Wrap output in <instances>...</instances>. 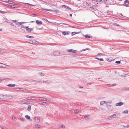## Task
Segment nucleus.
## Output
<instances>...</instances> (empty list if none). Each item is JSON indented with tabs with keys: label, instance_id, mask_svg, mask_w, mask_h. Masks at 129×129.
Wrapping results in <instances>:
<instances>
[{
	"label": "nucleus",
	"instance_id": "nucleus-26",
	"mask_svg": "<svg viewBox=\"0 0 129 129\" xmlns=\"http://www.w3.org/2000/svg\"><path fill=\"white\" fill-rule=\"evenodd\" d=\"M26 37L27 38H29L31 39L33 38H34V37L33 36H30L28 35H27L26 36Z\"/></svg>",
	"mask_w": 129,
	"mask_h": 129
},
{
	"label": "nucleus",
	"instance_id": "nucleus-24",
	"mask_svg": "<svg viewBox=\"0 0 129 129\" xmlns=\"http://www.w3.org/2000/svg\"><path fill=\"white\" fill-rule=\"evenodd\" d=\"M31 107L30 105H29L27 108V110L28 111H29L31 110Z\"/></svg>",
	"mask_w": 129,
	"mask_h": 129
},
{
	"label": "nucleus",
	"instance_id": "nucleus-23",
	"mask_svg": "<svg viewBox=\"0 0 129 129\" xmlns=\"http://www.w3.org/2000/svg\"><path fill=\"white\" fill-rule=\"evenodd\" d=\"M20 89L22 91H25L26 90V89L25 88H21Z\"/></svg>",
	"mask_w": 129,
	"mask_h": 129
},
{
	"label": "nucleus",
	"instance_id": "nucleus-52",
	"mask_svg": "<svg viewBox=\"0 0 129 129\" xmlns=\"http://www.w3.org/2000/svg\"><path fill=\"white\" fill-rule=\"evenodd\" d=\"M21 24H23L26 23L27 22H21Z\"/></svg>",
	"mask_w": 129,
	"mask_h": 129
},
{
	"label": "nucleus",
	"instance_id": "nucleus-10",
	"mask_svg": "<svg viewBox=\"0 0 129 129\" xmlns=\"http://www.w3.org/2000/svg\"><path fill=\"white\" fill-rule=\"evenodd\" d=\"M60 53L58 51H57L54 52L53 53V55L54 56H58L59 55Z\"/></svg>",
	"mask_w": 129,
	"mask_h": 129
},
{
	"label": "nucleus",
	"instance_id": "nucleus-61",
	"mask_svg": "<svg viewBox=\"0 0 129 129\" xmlns=\"http://www.w3.org/2000/svg\"><path fill=\"white\" fill-rule=\"evenodd\" d=\"M47 100L48 101H50L51 100L49 98L47 99Z\"/></svg>",
	"mask_w": 129,
	"mask_h": 129
},
{
	"label": "nucleus",
	"instance_id": "nucleus-36",
	"mask_svg": "<svg viewBox=\"0 0 129 129\" xmlns=\"http://www.w3.org/2000/svg\"><path fill=\"white\" fill-rule=\"evenodd\" d=\"M121 62L119 61H115V63L117 64H119Z\"/></svg>",
	"mask_w": 129,
	"mask_h": 129
},
{
	"label": "nucleus",
	"instance_id": "nucleus-64",
	"mask_svg": "<svg viewBox=\"0 0 129 129\" xmlns=\"http://www.w3.org/2000/svg\"><path fill=\"white\" fill-rule=\"evenodd\" d=\"M92 1H95V2H98L97 0H92Z\"/></svg>",
	"mask_w": 129,
	"mask_h": 129
},
{
	"label": "nucleus",
	"instance_id": "nucleus-63",
	"mask_svg": "<svg viewBox=\"0 0 129 129\" xmlns=\"http://www.w3.org/2000/svg\"><path fill=\"white\" fill-rule=\"evenodd\" d=\"M116 85V84H112V86H115Z\"/></svg>",
	"mask_w": 129,
	"mask_h": 129
},
{
	"label": "nucleus",
	"instance_id": "nucleus-43",
	"mask_svg": "<svg viewBox=\"0 0 129 129\" xmlns=\"http://www.w3.org/2000/svg\"><path fill=\"white\" fill-rule=\"evenodd\" d=\"M53 11L56 13H58L59 12V11L57 10H55L54 11Z\"/></svg>",
	"mask_w": 129,
	"mask_h": 129
},
{
	"label": "nucleus",
	"instance_id": "nucleus-17",
	"mask_svg": "<svg viewBox=\"0 0 129 129\" xmlns=\"http://www.w3.org/2000/svg\"><path fill=\"white\" fill-rule=\"evenodd\" d=\"M26 30L28 32H29L31 31V29L30 28H29L28 27H26Z\"/></svg>",
	"mask_w": 129,
	"mask_h": 129
},
{
	"label": "nucleus",
	"instance_id": "nucleus-12",
	"mask_svg": "<svg viewBox=\"0 0 129 129\" xmlns=\"http://www.w3.org/2000/svg\"><path fill=\"white\" fill-rule=\"evenodd\" d=\"M39 103L41 105H44L45 104L47 105L48 104L46 102H40Z\"/></svg>",
	"mask_w": 129,
	"mask_h": 129
},
{
	"label": "nucleus",
	"instance_id": "nucleus-5",
	"mask_svg": "<svg viewBox=\"0 0 129 129\" xmlns=\"http://www.w3.org/2000/svg\"><path fill=\"white\" fill-rule=\"evenodd\" d=\"M70 33V32L67 31H63L62 32V34L63 35H69Z\"/></svg>",
	"mask_w": 129,
	"mask_h": 129
},
{
	"label": "nucleus",
	"instance_id": "nucleus-1",
	"mask_svg": "<svg viewBox=\"0 0 129 129\" xmlns=\"http://www.w3.org/2000/svg\"><path fill=\"white\" fill-rule=\"evenodd\" d=\"M28 42L30 44H32L34 45L37 44L38 43V42L36 41H29Z\"/></svg>",
	"mask_w": 129,
	"mask_h": 129
},
{
	"label": "nucleus",
	"instance_id": "nucleus-37",
	"mask_svg": "<svg viewBox=\"0 0 129 129\" xmlns=\"http://www.w3.org/2000/svg\"><path fill=\"white\" fill-rule=\"evenodd\" d=\"M63 7H65V8L67 9H69V7H68V6L64 5H63Z\"/></svg>",
	"mask_w": 129,
	"mask_h": 129
},
{
	"label": "nucleus",
	"instance_id": "nucleus-22",
	"mask_svg": "<svg viewBox=\"0 0 129 129\" xmlns=\"http://www.w3.org/2000/svg\"><path fill=\"white\" fill-rule=\"evenodd\" d=\"M25 117L28 119H30V117L29 116L26 115L25 116Z\"/></svg>",
	"mask_w": 129,
	"mask_h": 129
},
{
	"label": "nucleus",
	"instance_id": "nucleus-15",
	"mask_svg": "<svg viewBox=\"0 0 129 129\" xmlns=\"http://www.w3.org/2000/svg\"><path fill=\"white\" fill-rule=\"evenodd\" d=\"M5 95L1 94L0 95V99H5Z\"/></svg>",
	"mask_w": 129,
	"mask_h": 129
},
{
	"label": "nucleus",
	"instance_id": "nucleus-59",
	"mask_svg": "<svg viewBox=\"0 0 129 129\" xmlns=\"http://www.w3.org/2000/svg\"><path fill=\"white\" fill-rule=\"evenodd\" d=\"M3 80L2 79L0 78V82L2 81Z\"/></svg>",
	"mask_w": 129,
	"mask_h": 129
},
{
	"label": "nucleus",
	"instance_id": "nucleus-45",
	"mask_svg": "<svg viewBox=\"0 0 129 129\" xmlns=\"http://www.w3.org/2000/svg\"><path fill=\"white\" fill-rule=\"evenodd\" d=\"M62 23H55V25H59V24H62Z\"/></svg>",
	"mask_w": 129,
	"mask_h": 129
},
{
	"label": "nucleus",
	"instance_id": "nucleus-33",
	"mask_svg": "<svg viewBox=\"0 0 129 129\" xmlns=\"http://www.w3.org/2000/svg\"><path fill=\"white\" fill-rule=\"evenodd\" d=\"M113 118V117H112V115H111L110 116H109V117H108V119H112Z\"/></svg>",
	"mask_w": 129,
	"mask_h": 129
},
{
	"label": "nucleus",
	"instance_id": "nucleus-19",
	"mask_svg": "<svg viewBox=\"0 0 129 129\" xmlns=\"http://www.w3.org/2000/svg\"><path fill=\"white\" fill-rule=\"evenodd\" d=\"M4 52V50L1 49H0V54L3 53Z\"/></svg>",
	"mask_w": 129,
	"mask_h": 129
},
{
	"label": "nucleus",
	"instance_id": "nucleus-42",
	"mask_svg": "<svg viewBox=\"0 0 129 129\" xmlns=\"http://www.w3.org/2000/svg\"><path fill=\"white\" fill-rule=\"evenodd\" d=\"M9 7H13V8H14L15 6L13 5H9Z\"/></svg>",
	"mask_w": 129,
	"mask_h": 129
},
{
	"label": "nucleus",
	"instance_id": "nucleus-27",
	"mask_svg": "<svg viewBox=\"0 0 129 129\" xmlns=\"http://www.w3.org/2000/svg\"><path fill=\"white\" fill-rule=\"evenodd\" d=\"M84 36H85V38H89L90 37V36H89L88 35H85Z\"/></svg>",
	"mask_w": 129,
	"mask_h": 129
},
{
	"label": "nucleus",
	"instance_id": "nucleus-9",
	"mask_svg": "<svg viewBox=\"0 0 129 129\" xmlns=\"http://www.w3.org/2000/svg\"><path fill=\"white\" fill-rule=\"evenodd\" d=\"M124 4L126 6V7L129 6V2L127 0H125V1H124Z\"/></svg>",
	"mask_w": 129,
	"mask_h": 129
},
{
	"label": "nucleus",
	"instance_id": "nucleus-21",
	"mask_svg": "<svg viewBox=\"0 0 129 129\" xmlns=\"http://www.w3.org/2000/svg\"><path fill=\"white\" fill-rule=\"evenodd\" d=\"M96 59H98V60H100L101 61H103L104 60L103 58H99L98 57H95V58Z\"/></svg>",
	"mask_w": 129,
	"mask_h": 129
},
{
	"label": "nucleus",
	"instance_id": "nucleus-11",
	"mask_svg": "<svg viewBox=\"0 0 129 129\" xmlns=\"http://www.w3.org/2000/svg\"><path fill=\"white\" fill-rule=\"evenodd\" d=\"M7 86L10 87H14L15 86V84H8Z\"/></svg>",
	"mask_w": 129,
	"mask_h": 129
},
{
	"label": "nucleus",
	"instance_id": "nucleus-62",
	"mask_svg": "<svg viewBox=\"0 0 129 129\" xmlns=\"http://www.w3.org/2000/svg\"><path fill=\"white\" fill-rule=\"evenodd\" d=\"M102 0H97L98 2H101L102 1Z\"/></svg>",
	"mask_w": 129,
	"mask_h": 129
},
{
	"label": "nucleus",
	"instance_id": "nucleus-54",
	"mask_svg": "<svg viewBox=\"0 0 129 129\" xmlns=\"http://www.w3.org/2000/svg\"><path fill=\"white\" fill-rule=\"evenodd\" d=\"M107 85L108 86H111V85L110 84H107Z\"/></svg>",
	"mask_w": 129,
	"mask_h": 129
},
{
	"label": "nucleus",
	"instance_id": "nucleus-16",
	"mask_svg": "<svg viewBox=\"0 0 129 129\" xmlns=\"http://www.w3.org/2000/svg\"><path fill=\"white\" fill-rule=\"evenodd\" d=\"M119 114H114L113 115H112V117H113V118H115L116 117H117L118 116V115Z\"/></svg>",
	"mask_w": 129,
	"mask_h": 129
},
{
	"label": "nucleus",
	"instance_id": "nucleus-4",
	"mask_svg": "<svg viewBox=\"0 0 129 129\" xmlns=\"http://www.w3.org/2000/svg\"><path fill=\"white\" fill-rule=\"evenodd\" d=\"M35 121L37 123H38L40 121V117H34Z\"/></svg>",
	"mask_w": 129,
	"mask_h": 129
},
{
	"label": "nucleus",
	"instance_id": "nucleus-34",
	"mask_svg": "<svg viewBox=\"0 0 129 129\" xmlns=\"http://www.w3.org/2000/svg\"><path fill=\"white\" fill-rule=\"evenodd\" d=\"M8 3L10 4H13L14 3L13 2H12L11 1H9V2H8Z\"/></svg>",
	"mask_w": 129,
	"mask_h": 129
},
{
	"label": "nucleus",
	"instance_id": "nucleus-53",
	"mask_svg": "<svg viewBox=\"0 0 129 129\" xmlns=\"http://www.w3.org/2000/svg\"><path fill=\"white\" fill-rule=\"evenodd\" d=\"M12 119L13 120H14L15 119V117L14 116H13L12 117Z\"/></svg>",
	"mask_w": 129,
	"mask_h": 129
},
{
	"label": "nucleus",
	"instance_id": "nucleus-55",
	"mask_svg": "<svg viewBox=\"0 0 129 129\" xmlns=\"http://www.w3.org/2000/svg\"><path fill=\"white\" fill-rule=\"evenodd\" d=\"M126 127L128 128V127H129V125H127L126 126Z\"/></svg>",
	"mask_w": 129,
	"mask_h": 129
},
{
	"label": "nucleus",
	"instance_id": "nucleus-30",
	"mask_svg": "<svg viewBox=\"0 0 129 129\" xmlns=\"http://www.w3.org/2000/svg\"><path fill=\"white\" fill-rule=\"evenodd\" d=\"M74 113H75L78 114V110L76 109L74 111Z\"/></svg>",
	"mask_w": 129,
	"mask_h": 129
},
{
	"label": "nucleus",
	"instance_id": "nucleus-28",
	"mask_svg": "<svg viewBox=\"0 0 129 129\" xmlns=\"http://www.w3.org/2000/svg\"><path fill=\"white\" fill-rule=\"evenodd\" d=\"M35 127L36 128H40L41 127V126L38 124H37L35 125Z\"/></svg>",
	"mask_w": 129,
	"mask_h": 129
},
{
	"label": "nucleus",
	"instance_id": "nucleus-14",
	"mask_svg": "<svg viewBox=\"0 0 129 129\" xmlns=\"http://www.w3.org/2000/svg\"><path fill=\"white\" fill-rule=\"evenodd\" d=\"M36 23L38 24H42V22L41 21L37 20L36 21Z\"/></svg>",
	"mask_w": 129,
	"mask_h": 129
},
{
	"label": "nucleus",
	"instance_id": "nucleus-6",
	"mask_svg": "<svg viewBox=\"0 0 129 129\" xmlns=\"http://www.w3.org/2000/svg\"><path fill=\"white\" fill-rule=\"evenodd\" d=\"M123 104V103L121 102L116 103L115 105L116 106H121Z\"/></svg>",
	"mask_w": 129,
	"mask_h": 129
},
{
	"label": "nucleus",
	"instance_id": "nucleus-18",
	"mask_svg": "<svg viewBox=\"0 0 129 129\" xmlns=\"http://www.w3.org/2000/svg\"><path fill=\"white\" fill-rule=\"evenodd\" d=\"M34 98L33 97H26V99L27 100H33L34 99Z\"/></svg>",
	"mask_w": 129,
	"mask_h": 129
},
{
	"label": "nucleus",
	"instance_id": "nucleus-39",
	"mask_svg": "<svg viewBox=\"0 0 129 129\" xmlns=\"http://www.w3.org/2000/svg\"><path fill=\"white\" fill-rule=\"evenodd\" d=\"M88 116H84V117L85 118H86L87 119H89V118L88 117Z\"/></svg>",
	"mask_w": 129,
	"mask_h": 129
},
{
	"label": "nucleus",
	"instance_id": "nucleus-3",
	"mask_svg": "<svg viewBox=\"0 0 129 129\" xmlns=\"http://www.w3.org/2000/svg\"><path fill=\"white\" fill-rule=\"evenodd\" d=\"M67 52H68L75 53L77 52V51L76 50H74L73 49H68L67 50Z\"/></svg>",
	"mask_w": 129,
	"mask_h": 129
},
{
	"label": "nucleus",
	"instance_id": "nucleus-31",
	"mask_svg": "<svg viewBox=\"0 0 129 129\" xmlns=\"http://www.w3.org/2000/svg\"><path fill=\"white\" fill-rule=\"evenodd\" d=\"M39 74L41 76H44L45 75V74L44 73H42V72L40 73Z\"/></svg>",
	"mask_w": 129,
	"mask_h": 129
},
{
	"label": "nucleus",
	"instance_id": "nucleus-58",
	"mask_svg": "<svg viewBox=\"0 0 129 129\" xmlns=\"http://www.w3.org/2000/svg\"><path fill=\"white\" fill-rule=\"evenodd\" d=\"M1 13H6V12H4L3 11H1Z\"/></svg>",
	"mask_w": 129,
	"mask_h": 129
},
{
	"label": "nucleus",
	"instance_id": "nucleus-38",
	"mask_svg": "<svg viewBox=\"0 0 129 129\" xmlns=\"http://www.w3.org/2000/svg\"><path fill=\"white\" fill-rule=\"evenodd\" d=\"M128 111L127 110L124 111H123V113L125 114H127L128 113Z\"/></svg>",
	"mask_w": 129,
	"mask_h": 129
},
{
	"label": "nucleus",
	"instance_id": "nucleus-46",
	"mask_svg": "<svg viewBox=\"0 0 129 129\" xmlns=\"http://www.w3.org/2000/svg\"><path fill=\"white\" fill-rule=\"evenodd\" d=\"M12 22L14 23H15L17 22V21L16 20H13Z\"/></svg>",
	"mask_w": 129,
	"mask_h": 129
},
{
	"label": "nucleus",
	"instance_id": "nucleus-49",
	"mask_svg": "<svg viewBox=\"0 0 129 129\" xmlns=\"http://www.w3.org/2000/svg\"><path fill=\"white\" fill-rule=\"evenodd\" d=\"M44 20L46 22H48V20L46 19H44Z\"/></svg>",
	"mask_w": 129,
	"mask_h": 129
},
{
	"label": "nucleus",
	"instance_id": "nucleus-40",
	"mask_svg": "<svg viewBox=\"0 0 129 129\" xmlns=\"http://www.w3.org/2000/svg\"><path fill=\"white\" fill-rule=\"evenodd\" d=\"M88 49H88L87 48V49H85L81 50V52H82L83 51H85L86 50H88Z\"/></svg>",
	"mask_w": 129,
	"mask_h": 129
},
{
	"label": "nucleus",
	"instance_id": "nucleus-57",
	"mask_svg": "<svg viewBox=\"0 0 129 129\" xmlns=\"http://www.w3.org/2000/svg\"><path fill=\"white\" fill-rule=\"evenodd\" d=\"M100 55H105V54H102V53H100Z\"/></svg>",
	"mask_w": 129,
	"mask_h": 129
},
{
	"label": "nucleus",
	"instance_id": "nucleus-51",
	"mask_svg": "<svg viewBox=\"0 0 129 129\" xmlns=\"http://www.w3.org/2000/svg\"><path fill=\"white\" fill-rule=\"evenodd\" d=\"M28 101H26L24 102V104L25 103H28Z\"/></svg>",
	"mask_w": 129,
	"mask_h": 129
},
{
	"label": "nucleus",
	"instance_id": "nucleus-13",
	"mask_svg": "<svg viewBox=\"0 0 129 129\" xmlns=\"http://www.w3.org/2000/svg\"><path fill=\"white\" fill-rule=\"evenodd\" d=\"M79 93L83 95H85L86 94H87V93L86 92L81 91H79Z\"/></svg>",
	"mask_w": 129,
	"mask_h": 129
},
{
	"label": "nucleus",
	"instance_id": "nucleus-48",
	"mask_svg": "<svg viewBox=\"0 0 129 129\" xmlns=\"http://www.w3.org/2000/svg\"><path fill=\"white\" fill-rule=\"evenodd\" d=\"M20 120H21V121H23V118H22V117H20Z\"/></svg>",
	"mask_w": 129,
	"mask_h": 129
},
{
	"label": "nucleus",
	"instance_id": "nucleus-47",
	"mask_svg": "<svg viewBox=\"0 0 129 129\" xmlns=\"http://www.w3.org/2000/svg\"><path fill=\"white\" fill-rule=\"evenodd\" d=\"M20 88H16V90L17 91L20 90Z\"/></svg>",
	"mask_w": 129,
	"mask_h": 129
},
{
	"label": "nucleus",
	"instance_id": "nucleus-2",
	"mask_svg": "<svg viewBox=\"0 0 129 129\" xmlns=\"http://www.w3.org/2000/svg\"><path fill=\"white\" fill-rule=\"evenodd\" d=\"M13 98L12 96L10 95H5V99L8 100L9 99L12 98Z\"/></svg>",
	"mask_w": 129,
	"mask_h": 129
},
{
	"label": "nucleus",
	"instance_id": "nucleus-60",
	"mask_svg": "<svg viewBox=\"0 0 129 129\" xmlns=\"http://www.w3.org/2000/svg\"><path fill=\"white\" fill-rule=\"evenodd\" d=\"M43 29V28H39V29L40 30H42Z\"/></svg>",
	"mask_w": 129,
	"mask_h": 129
},
{
	"label": "nucleus",
	"instance_id": "nucleus-35",
	"mask_svg": "<svg viewBox=\"0 0 129 129\" xmlns=\"http://www.w3.org/2000/svg\"><path fill=\"white\" fill-rule=\"evenodd\" d=\"M76 33H77L76 32H72V36H73V35H74L75 34H76Z\"/></svg>",
	"mask_w": 129,
	"mask_h": 129
},
{
	"label": "nucleus",
	"instance_id": "nucleus-20",
	"mask_svg": "<svg viewBox=\"0 0 129 129\" xmlns=\"http://www.w3.org/2000/svg\"><path fill=\"white\" fill-rule=\"evenodd\" d=\"M88 6H89L90 8L94 9V6H91L90 4H88Z\"/></svg>",
	"mask_w": 129,
	"mask_h": 129
},
{
	"label": "nucleus",
	"instance_id": "nucleus-8",
	"mask_svg": "<svg viewBox=\"0 0 129 129\" xmlns=\"http://www.w3.org/2000/svg\"><path fill=\"white\" fill-rule=\"evenodd\" d=\"M111 103V102L109 103V102H106L105 101H102L100 102V104L101 105H103L104 104L107 103Z\"/></svg>",
	"mask_w": 129,
	"mask_h": 129
},
{
	"label": "nucleus",
	"instance_id": "nucleus-25",
	"mask_svg": "<svg viewBox=\"0 0 129 129\" xmlns=\"http://www.w3.org/2000/svg\"><path fill=\"white\" fill-rule=\"evenodd\" d=\"M42 9L43 10H46V11H52V10H50V9H44V8H42Z\"/></svg>",
	"mask_w": 129,
	"mask_h": 129
},
{
	"label": "nucleus",
	"instance_id": "nucleus-50",
	"mask_svg": "<svg viewBox=\"0 0 129 129\" xmlns=\"http://www.w3.org/2000/svg\"><path fill=\"white\" fill-rule=\"evenodd\" d=\"M60 127H63L64 128V126L63 125H61L60 126Z\"/></svg>",
	"mask_w": 129,
	"mask_h": 129
},
{
	"label": "nucleus",
	"instance_id": "nucleus-56",
	"mask_svg": "<svg viewBox=\"0 0 129 129\" xmlns=\"http://www.w3.org/2000/svg\"><path fill=\"white\" fill-rule=\"evenodd\" d=\"M10 25L12 26H13L14 25V24L13 23H11Z\"/></svg>",
	"mask_w": 129,
	"mask_h": 129
},
{
	"label": "nucleus",
	"instance_id": "nucleus-7",
	"mask_svg": "<svg viewBox=\"0 0 129 129\" xmlns=\"http://www.w3.org/2000/svg\"><path fill=\"white\" fill-rule=\"evenodd\" d=\"M40 101H45L47 100V99L46 98H44L43 97H39L37 98Z\"/></svg>",
	"mask_w": 129,
	"mask_h": 129
},
{
	"label": "nucleus",
	"instance_id": "nucleus-41",
	"mask_svg": "<svg viewBox=\"0 0 129 129\" xmlns=\"http://www.w3.org/2000/svg\"><path fill=\"white\" fill-rule=\"evenodd\" d=\"M113 25H116V26H118L119 25L118 24L116 23H114Z\"/></svg>",
	"mask_w": 129,
	"mask_h": 129
},
{
	"label": "nucleus",
	"instance_id": "nucleus-29",
	"mask_svg": "<svg viewBox=\"0 0 129 129\" xmlns=\"http://www.w3.org/2000/svg\"><path fill=\"white\" fill-rule=\"evenodd\" d=\"M16 24L18 25H22L21 22H18Z\"/></svg>",
	"mask_w": 129,
	"mask_h": 129
},
{
	"label": "nucleus",
	"instance_id": "nucleus-44",
	"mask_svg": "<svg viewBox=\"0 0 129 129\" xmlns=\"http://www.w3.org/2000/svg\"><path fill=\"white\" fill-rule=\"evenodd\" d=\"M60 54H61V55H65V53H64L63 52H61V53H60Z\"/></svg>",
	"mask_w": 129,
	"mask_h": 129
},
{
	"label": "nucleus",
	"instance_id": "nucleus-32",
	"mask_svg": "<svg viewBox=\"0 0 129 129\" xmlns=\"http://www.w3.org/2000/svg\"><path fill=\"white\" fill-rule=\"evenodd\" d=\"M26 27L25 26H24V25H22L21 26V29L22 28H24L25 29H26V27Z\"/></svg>",
	"mask_w": 129,
	"mask_h": 129
}]
</instances>
